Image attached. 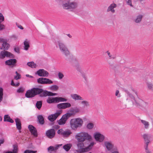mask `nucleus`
I'll return each instance as SVG.
<instances>
[{
    "label": "nucleus",
    "instance_id": "obj_1",
    "mask_svg": "<svg viewBox=\"0 0 153 153\" xmlns=\"http://www.w3.org/2000/svg\"><path fill=\"white\" fill-rule=\"evenodd\" d=\"M75 138L78 142H84L85 140L90 141L92 139L91 135L85 132H81L76 134Z\"/></svg>",
    "mask_w": 153,
    "mask_h": 153
},
{
    "label": "nucleus",
    "instance_id": "obj_34",
    "mask_svg": "<svg viewBox=\"0 0 153 153\" xmlns=\"http://www.w3.org/2000/svg\"><path fill=\"white\" fill-rule=\"evenodd\" d=\"M37 118L39 123L41 124H43L44 123V120L43 116L39 115L38 116Z\"/></svg>",
    "mask_w": 153,
    "mask_h": 153
},
{
    "label": "nucleus",
    "instance_id": "obj_51",
    "mask_svg": "<svg viewBox=\"0 0 153 153\" xmlns=\"http://www.w3.org/2000/svg\"><path fill=\"white\" fill-rule=\"evenodd\" d=\"M127 94L129 97L131 98V99L134 100H135L134 97L132 94L130 93L129 92H128Z\"/></svg>",
    "mask_w": 153,
    "mask_h": 153
},
{
    "label": "nucleus",
    "instance_id": "obj_28",
    "mask_svg": "<svg viewBox=\"0 0 153 153\" xmlns=\"http://www.w3.org/2000/svg\"><path fill=\"white\" fill-rule=\"evenodd\" d=\"M67 120L63 116L62 118L59 120L58 121V123L59 125H63L66 123Z\"/></svg>",
    "mask_w": 153,
    "mask_h": 153
},
{
    "label": "nucleus",
    "instance_id": "obj_12",
    "mask_svg": "<svg viewBox=\"0 0 153 153\" xmlns=\"http://www.w3.org/2000/svg\"><path fill=\"white\" fill-rule=\"evenodd\" d=\"M55 135V131L53 128L47 130L46 132V136L50 139L53 138Z\"/></svg>",
    "mask_w": 153,
    "mask_h": 153
},
{
    "label": "nucleus",
    "instance_id": "obj_56",
    "mask_svg": "<svg viewBox=\"0 0 153 153\" xmlns=\"http://www.w3.org/2000/svg\"><path fill=\"white\" fill-rule=\"evenodd\" d=\"M7 40L2 38H0V42H2V43H4Z\"/></svg>",
    "mask_w": 153,
    "mask_h": 153
},
{
    "label": "nucleus",
    "instance_id": "obj_48",
    "mask_svg": "<svg viewBox=\"0 0 153 153\" xmlns=\"http://www.w3.org/2000/svg\"><path fill=\"white\" fill-rule=\"evenodd\" d=\"M24 90V89L23 87H20L18 89L17 91V92L18 93H22Z\"/></svg>",
    "mask_w": 153,
    "mask_h": 153
},
{
    "label": "nucleus",
    "instance_id": "obj_50",
    "mask_svg": "<svg viewBox=\"0 0 153 153\" xmlns=\"http://www.w3.org/2000/svg\"><path fill=\"white\" fill-rule=\"evenodd\" d=\"M36 151H33L29 150H26L24 152V153H36Z\"/></svg>",
    "mask_w": 153,
    "mask_h": 153
},
{
    "label": "nucleus",
    "instance_id": "obj_32",
    "mask_svg": "<svg viewBox=\"0 0 153 153\" xmlns=\"http://www.w3.org/2000/svg\"><path fill=\"white\" fill-rule=\"evenodd\" d=\"M56 103L61 102H65L67 101V100L62 97H56Z\"/></svg>",
    "mask_w": 153,
    "mask_h": 153
},
{
    "label": "nucleus",
    "instance_id": "obj_11",
    "mask_svg": "<svg viewBox=\"0 0 153 153\" xmlns=\"http://www.w3.org/2000/svg\"><path fill=\"white\" fill-rule=\"evenodd\" d=\"M71 105L70 103L65 102L62 103L57 105V107L58 109H64L70 108Z\"/></svg>",
    "mask_w": 153,
    "mask_h": 153
},
{
    "label": "nucleus",
    "instance_id": "obj_13",
    "mask_svg": "<svg viewBox=\"0 0 153 153\" xmlns=\"http://www.w3.org/2000/svg\"><path fill=\"white\" fill-rule=\"evenodd\" d=\"M94 136L96 140L100 142L104 140L105 137L99 132H96L94 134Z\"/></svg>",
    "mask_w": 153,
    "mask_h": 153
},
{
    "label": "nucleus",
    "instance_id": "obj_15",
    "mask_svg": "<svg viewBox=\"0 0 153 153\" xmlns=\"http://www.w3.org/2000/svg\"><path fill=\"white\" fill-rule=\"evenodd\" d=\"M79 110L78 109H76L74 110L71 111V113L68 112L63 115L66 120H68L71 117L74 116L76 113L79 112Z\"/></svg>",
    "mask_w": 153,
    "mask_h": 153
},
{
    "label": "nucleus",
    "instance_id": "obj_54",
    "mask_svg": "<svg viewBox=\"0 0 153 153\" xmlns=\"http://www.w3.org/2000/svg\"><path fill=\"white\" fill-rule=\"evenodd\" d=\"M115 96L117 97H121V95L119 91L118 90H117L115 93Z\"/></svg>",
    "mask_w": 153,
    "mask_h": 153
},
{
    "label": "nucleus",
    "instance_id": "obj_35",
    "mask_svg": "<svg viewBox=\"0 0 153 153\" xmlns=\"http://www.w3.org/2000/svg\"><path fill=\"white\" fill-rule=\"evenodd\" d=\"M81 103L84 108L88 107L90 106L89 102L87 101L83 100L81 102Z\"/></svg>",
    "mask_w": 153,
    "mask_h": 153
},
{
    "label": "nucleus",
    "instance_id": "obj_45",
    "mask_svg": "<svg viewBox=\"0 0 153 153\" xmlns=\"http://www.w3.org/2000/svg\"><path fill=\"white\" fill-rule=\"evenodd\" d=\"M64 131H65L62 129H59L57 133L59 134L62 135L63 136Z\"/></svg>",
    "mask_w": 153,
    "mask_h": 153
},
{
    "label": "nucleus",
    "instance_id": "obj_37",
    "mask_svg": "<svg viewBox=\"0 0 153 153\" xmlns=\"http://www.w3.org/2000/svg\"><path fill=\"white\" fill-rule=\"evenodd\" d=\"M24 49L27 50L30 47L29 43L27 40H25L24 42Z\"/></svg>",
    "mask_w": 153,
    "mask_h": 153
},
{
    "label": "nucleus",
    "instance_id": "obj_53",
    "mask_svg": "<svg viewBox=\"0 0 153 153\" xmlns=\"http://www.w3.org/2000/svg\"><path fill=\"white\" fill-rule=\"evenodd\" d=\"M59 78V79H62L64 77L63 74L61 72H59L58 74Z\"/></svg>",
    "mask_w": 153,
    "mask_h": 153
},
{
    "label": "nucleus",
    "instance_id": "obj_25",
    "mask_svg": "<svg viewBox=\"0 0 153 153\" xmlns=\"http://www.w3.org/2000/svg\"><path fill=\"white\" fill-rule=\"evenodd\" d=\"M16 59H10L6 61L5 62V64L6 65H14L16 63Z\"/></svg>",
    "mask_w": 153,
    "mask_h": 153
},
{
    "label": "nucleus",
    "instance_id": "obj_4",
    "mask_svg": "<svg viewBox=\"0 0 153 153\" xmlns=\"http://www.w3.org/2000/svg\"><path fill=\"white\" fill-rule=\"evenodd\" d=\"M42 91L40 88H33L27 90L25 93V96L27 98H32L39 94Z\"/></svg>",
    "mask_w": 153,
    "mask_h": 153
},
{
    "label": "nucleus",
    "instance_id": "obj_26",
    "mask_svg": "<svg viewBox=\"0 0 153 153\" xmlns=\"http://www.w3.org/2000/svg\"><path fill=\"white\" fill-rule=\"evenodd\" d=\"M140 120L145 129H148L149 128V123L148 122L143 120L140 119Z\"/></svg>",
    "mask_w": 153,
    "mask_h": 153
},
{
    "label": "nucleus",
    "instance_id": "obj_7",
    "mask_svg": "<svg viewBox=\"0 0 153 153\" xmlns=\"http://www.w3.org/2000/svg\"><path fill=\"white\" fill-rule=\"evenodd\" d=\"M104 145L107 150L111 152L116 149L117 148L111 142L106 141L104 143Z\"/></svg>",
    "mask_w": 153,
    "mask_h": 153
},
{
    "label": "nucleus",
    "instance_id": "obj_16",
    "mask_svg": "<svg viewBox=\"0 0 153 153\" xmlns=\"http://www.w3.org/2000/svg\"><path fill=\"white\" fill-rule=\"evenodd\" d=\"M134 101V102L133 101V104L137 106H143L145 103L142 100L140 99L138 97H137V98L135 99Z\"/></svg>",
    "mask_w": 153,
    "mask_h": 153
},
{
    "label": "nucleus",
    "instance_id": "obj_40",
    "mask_svg": "<svg viewBox=\"0 0 153 153\" xmlns=\"http://www.w3.org/2000/svg\"><path fill=\"white\" fill-rule=\"evenodd\" d=\"M50 89L53 91H56L57 90L59 89V87L56 85H54L50 87Z\"/></svg>",
    "mask_w": 153,
    "mask_h": 153
},
{
    "label": "nucleus",
    "instance_id": "obj_21",
    "mask_svg": "<svg viewBox=\"0 0 153 153\" xmlns=\"http://www.w3.org/2000/svg\"><path fill=\"white\" fill-rule=\"evenodd\" d=\"M116 7L117 5L114 3H113L111 4L108 7L107 9V11L109 12L110 11L113 13H114L115 12V10L114 9V8Z\"/></svg>",
    "mask_w": 153,
    "mask_h": 153
},
{
    "label": "nucleus",
    "instance_id": "obj_63",
    "mask_svg": "<svg viewBox=\"0 0 153 153\" xmlns=\"http://www.w3.org/2000/svg\"><path fill=\"white\" fill-rule=\"evenodd\" d=\"M26 76L27 77H29L30 78H32L33 77V76H31V75H28V74H26Z\"/></svg>",
    "mask_w": 153,
    "mask_h": 153
},
{
    "label": "nucleus",
    "instance_id": "obj_36",
    "mask_svg": "<svg viewBox=\"0 0 153 153\" xmlns=\"http://www.w3.org/2000/svg\"><path fill=\"white\" fill-rule=\"evenodd\" d=\"M27 65L32 68H35L36 67V65L33 62H28L27 63Z\"/></svg>",
    "mask_w": 153,
    "mask_h": 153
},
{
    "label": "nucleus",
    "instance_id": "obj_60",
    "mask_svg": "<svg viewBox=\"0 0 153 153\" xmlns=\"http://www.w3.org/2000/svg\"><path fill=\"white\" fill-rule=\"evenodd\" d=\"M18 27L21 29L23 30V27L21 25H18Z\"/></svg>",
    "mask_w": 153,
    "mask_h": 153
},
{
    "label": "nucleus",
    "instance_id": "obj_42",
    "mask_svg": "<svg viewBox=\"0 0 153 153\" xmlns=\"http://www.w3.org/2000/svg\"><path fill=\"white\" fill-rule=\"evenodd\" d=\"M109 56V59H114L115 58L116 56L115 55H112L109 51H107L106 52Z\"/></svg>",
    "mask_w": 153,
    "mask_h": 153
},
{
    "label": "nucleus",
    "instance_id": "obj_30",
    "mask_svg": "<svg viewBox=\"0 0 153 153\" xmlns=\"http://www.w3.org/2000/svg\"><path fill=\"white\" fill-rule=\"evenodd\" d=\"M9 47V45L7 43V41L2 44L1 49L2 50H7Z\"/></svg>",
    "mask_w": 153,
    "mask_h": 153
},
{
    "label": "nucleus",
    "instance_id": "obj_14",
    "mask_svg": "<svg viewBox=\"0 0 153 153\" xmlns=\"http://www.w3.org/2000/svg\"><path fill=\"white\" fill-rule=\"evenodd\" d=\"M36 74L39 76L43 77H47L49 75L48 72L43 69L38 70L36 72Z\"/></svg>",
    "mask_w": 153,
    "mask_h": 153
},
{
    "label": "nucleus",
    "instance_id": "obj_55",
    "mask_svg": "<svg viewBox=\"0 0 153 153\" xmlns=\"http://www.w3.org/2000/svg\"><path fill=\"white\" fill-rule=\"evenodd\" d=\"M127 4L129 5H130L131 7H133V5L132 4L131 1V0H128L127 1Z\"/></svg>",
    "mask_w": 153,
    "mask_h": 153
},
{
    "label": "nucleus",
    "instance_id": "obj_41",
    "mask_svg": "<svg viewBox=\"0 0 153 153\" xmlns=\"http://www.w3.org/2000/svg\"><path fill=\"white\" fill-rule=\"evenodd\" d=\"M42 105V102L41 101H38L36 104V108L39 110L41 108Z\"/></svg>",
    "mask_w": 153,
    "mask_h": 153
},
{
    "label": "nucleus",
    "instance_id": "obj_62",
    "mask_svg": "<svg viewBox=\"0 0 153 153\" xmlns=\"http://www.w3.org/2000/svg\"><path fill=\"white\" fill-rule=\"evenodd\" d=\"M15 51L17 52H19V49L18 48H15L14 49Z\"/></svg>",
    "mask_w": 153,
    "mask_h": 153
},
{
    "label": "nucleus",
    "instance_id": "obj_31",
    "mask_svg": "<svg viewBox=\"0 0 153 153\" xmlns=\"http://www.w3.org/2000/svg\"><path fill=\"white\" fill-rule=\"evenodd\" d=\"M4 121L10 122L11 123H13V120L8 115H5L4 117Z\"/></svg>",
    "mask_w": 153,
    "mask_h": 153
},
{
    "label": "nucleus",
    "instance_id": "obj_24",
    "mask_svg": "<svg viewBox=\"0 0 153 153\" xmlns=\"http://www.w3.org/2000/svg\"><path fill=\"white\" fill-rule=\"evenodd\" d=\"M71 97L74 100H82L83 99L80 95L76 94H72L71 95Z\"/></svg>",
    "mask_w": 153,
    "mask_h": 153
},
{
    "label": "nucleus",
    "instance_id": "obj_22",
    "mask_svg": "<svg viewBox=\"0 0 153 153\" xmlns=\"http://www.w3.org/2000/svg\"><path fill=\"white\" fill-rule=\"evenodd\" d=\"M62 145V144L57 145L55 147L51 146L48 148V149L49 152L51 153L52 151H56Z\"/></svg>",
    "mask_w": 153,
    "mask_h": 153
},
{
    "label": "nucleus",
    "instance_id": "obj_20",
    "mask_svg": "<svg viewBox=\"0 0 153 153\" xmlns=\"http://www.w3.org/2000/svg\"><path fill=\"white\" fill-rule=\"evenodd\" d=\"M11 53L7 51H2L0 53V59H3L5 56L9 57Z\"/></svg>",
    "mask_w": 153,
    "mask_h": 153
},
{
    "label": "nucleus",
    "instance_id": "obj_23",
    "mask_svg": "<svg viewBox=\"0 0 153 153\" xmlns=\"http://www.w3.org/2000/svg\"><path fill=\"white\" fill-rule=\"evenodd\" d=\"M46 102L49 104L56 103V97H48L46 100Z\"/></svg>",
    "mask_w": 153,
    "mask_h": 153
},
{
    "label": "nucleus",
    "instance_id": "obj_59",
    "mask_svg": "<svg viewBox=\"0 0 153 153\" xmlns=\"http://www.w3.org/2000/svg\"><path fill=\"white\" fill-rule=\"evenodd\" d=\"M4 142V139H1L0 140V146L1 144H3Z\"/></svg>",
    "mask_w": 153,
    "mask_h": 153
},
{
    "label": "nucleus",
    "instance_id": "obj_64",
    "mask_svg": "<svg viewBox=\"0 0 153 153\" xmlns=\"http://www.w3.org/2000/svg\"><path fill=\"white\" fill-rule=\"evenodd\" d=\"M4 153H13L12 151H7L5 152Z\"/></svg>",
    "mask_w": 153,
    "mask_h": 153
},
{
    "label": "nucleus",
    "instance_id": "obj_3",
    "mask_svg": "<svg viewBox=\"0 0 153 153\" xmlns=\"http://www.w3.org/2000/svg\"><path fill=\"white\" fill-rule=\"evenodd\" d=\"M83 142H78L77 144L78 151L80 153L86 152L89 151L91 149L94 144V143L93 142H91L87 147H85Z\"/></svg>",
    "mask_w": 153,
    "mask_h": 153
},
{
    "label": "nucleus",
    "instance_id": "obj_6",
    "mask_svg": "<svg viewBox=\"0 0 153 153\" xmlns=\"http://www.w3.org/2000/svg\"><path fill=\"white\" fill-rule=\"evenodd\" d=\"M58 45L61 51L66 56L69 55L70 52L66 45L63 43L58 42Z\"/></svg>",
    "mask_w": 153,
    "mask_h": 153
},
{
    "label": "nucleus",
    "instance_id": "obj_27",
    "mask_svg": "<svg viewBox=\"0 0 153 153\" xmlns=\"http://www.w3.org/2000/svg\"><path fill=\"white\" fill-rule=\"evenodd\" d=\"M16 123V128L19 130H20L22 128L21 124L20 119L17 118L15 120Z\"/></svg>",
    "mask_w": 153,
    "mask_h": 153
},
{
    "label": "nucleus",
    "instance_id": "obj_38",
    "mask_svg": "<svg viewBox=\"0 0 153 153\" xmlns=\"http://www.w3.org/2000/svg\"><path fill=\"white\" fill-rule=\"evenodd\" d=\"M13 149L12 152L13 153H17L18 152V146L16 144H14L13 146Z\"/></svg>",
    "mask_w": 153,
    "mask_h": 153
},
{
    "label": "nucleus",
    "instance_id": "obj_18",
    "mask_svg": "<svg viewBox=\"0 0 153 153\" xmlns=\"http://www.w3.org/2000/svg\"><path fill=\"white\" fill-rule=\"evenodd\" d=\"M144 139L146 142V145H148L150 142V139L151 137V135L148 134H144L143 135Z\"/></svg>",
    "mask_w": 153,
    "mask_h": 153
},
{
    "label": "nucleus",
    "instance_id": "obj_33",
    "mask_svg": "<svg viewBox=\"0 0 153 153\" xmlns=\"http://www.w3.org/2000/svg\"><path fill=\"white\" fill-rule=\"evenodd\" d=\"M72 133V132L70 130H67L66 131H65L63 136L65 137H69L70 135Z\"/></svg>",
    "mask_w": 153,
    "mask_h": 153
},
{
    "label": "nucleus",
    "instance_id": "obj_2",
    "mask_svg": "<svg viewBox=\"0 0 153 153\" xmlns=\"http://www.w3.org/2000/svg\"><path fill=\"white\" fill-rule=\"evenodd\" d=\"M70 128L74 131L76 130L81 127L83 125V121L80 118L71 119L69 122Z\"/></svg>",
    "mask_w": 153,
    "mask_h": 153
},
{
    "label": "nucleus",
    "instance_id": "obj_58",
    "mask_svg": "<svg viewBox=\"0 0 153 153\" xmlns=\"http://www.w3.org/2000/svg\"><path fill=\"white\" fill-rule=\"evenodd\" d=\"M111 153H119L117 149H117L116 150H114L112 151Z\"/></svg>",
    "mask_w": 153,
    "mask_h": 153
},
{
    "label": "nucleus",
    "instance_id": "obj_44",
    "mask_svg": "<svg viewBox=\"0 0 153 153\" xmlns=\"http://www.w3.org/2000/svg\"><path fill=\"white\" fill-rule=\"evenodd\" d=\"M16 75L14 76V79L16 80L20 79L21 77V75L19 74L17 71L16 72Z\"/></svg>",
    "mask_w": 153,
    "mask_h": 153
},
{
    "label": "nucleus",
    "instance_id": "obj_46",
    "mask_svg": "<svg viewBox=\"0 0 153 153\" xmlns=\"http://www.w3.org/2000/svg\"><path fill=\"white\" fill-rule=\"evenodd\" d=\"M93 127L94 124L92 123H88L87 126V128L89 129L92 128Z\"/></svg>",
    "mask_w": 153,
    "mask_h": 153
},
{
    "label": "nucleus",
    "instance_id": "obj_19",
    "mask_svg": "<svg viewBox=\"0 0 153 153\" xmlns=\"http://www.w3.org/2000/svg\"><path fill=\"white\" fill-rule=\"evenodd\" d=\"M77 71L80 73L82 77L86 81H87V78L86 74L83 71L81 67H78L77 68Z\"/></svg>",
    "mask_w": 153,
    "mask_h": 153
},
{
    "label": "nucleus",
    "instance_id": "obj_49",
    "mask_svg": "<svg viewBox=\"0 0 153 153\" xmlns=\"http://www.w3.org/2000/svg\"><path fill=\"white\" fill-rule=\"evenodd\" d=\"M148 145H145L144 146V148L145 149V152H146V153H151V151H150L148 149Z\"/></svg>",
    "mask_w": 153,
    "mask_h": 153
},
{
    "label": "nucleus",
    "instance_id": "obj_57",
    "mask_svg": "<svg viewBox=\"0 0 153 153\" xmlns=\"http://www.w3.org/2000/svg\"><path fill=\"white\" fill-rule=\"evenodd\" d=\"M0 95H3V89L1 88L0 87Z\"/></svg>",
    "mask_w": 153,
    "mask_h": 153
},
{
    "label": "nucleus",
    "instance_id": "obj_9",
    "mask_svg": "<svg viewBox=\"0 0 153 153\" xmlns=\"http://www.w3.org/2000/svg\"><path fill=\"white\" fill-rule=\"evenodd\" d=\"M37 82L41 84H51L53 83V82L49 79L43 77L38 79Z\"/></svg>",
    "mask_w": 153,
    "mask_h": 153
},
{
    "label": "nucleus",
    "instance_id": "obj_43",
    "mask_svg": "<svg viewBox=\"0 0 153 153\" xmlns=\"http://www.w3.org/2000/svg\"><path fill=\"white\" fill-rule=\"evenodd\" d=\"M71 146L68 144H66L63 146V149L66 151H69L71 148Z\"/></svg>",
    "mask_w": 153,
    "mask_h": 153
},
{
    "label": "nucleus",
    "instance_id": "obj_61",
    "mask_svg": "<svg viewBox=\"0 0 153 153\" xmlns=\"http://www.w3.org/2000/svg\"><path fill=\"white\" fill-rule=\"evenodd\" d=\"M3 95H0V102L2 100Z\"/></svg>",
    "mask_w": 153,
    "mask_h": 153
},
{
    "label": "nucleus",
    "instance_id": "obj_10",
    "mask_svg": "<svg viewBox=\"0 0 153 153\" xmlns=\"http://www.w3.org/2000/svg\"><path fill=\"white\" fill-rule=\"evenodd\" d=\"M61 112L62 111H60L56 112L54 114L50 115L48 117V119L51 122H53L61 114Z\"/></svg>",
    "mask_w": 153,
    "mask_h": 153
},
{
    "label": "nucleus",
    "instance_id": "obj_47",
    "mask_svg": "<svg viewBox=\"0 0 153 153\" xmlns=\"http://www.w3.org/2000/svg\"><path fill=\"white\" fill-rule=\"evenodd\" d=\"M147 87L148 88L152 90H153V85L152 83H148L147 84Z\"/></svg>",
    "mask_w": 153,
    "mask_h": 153
},
{
    "label": "nucleus",
    "instance_id": "obj_8",
    "mask_svg": "<svg viewBox=\"0 0 153 153\" xmlns=\"http://www.w3.org/2000/svg\"><path fill=\"white\" fill-rule=\"evenodd\" d=\"M42 91L40 93V96L41 97H46V96H53L57 95V94L56 93H53L50 91H48L46 90L43 91V89L41 88Z\"/></svg>",
    "mask_w": 153,
    "mask_h": 153
},
{
    "label": "nucleus",
    "instance_id": "obj_52",
    "mask_svg": "<svg viewBox=\"0 0 153 153\" xmlns=\"http://www.w3.org/2000/svg\"><path fill=\"white\" fill-rule=\"evenodd\" d=\"M19 83L18 82L16 83H14L13 80H12L11 82V85L15 86H17L19 85Z\"/></svg>",
    "mask_w": 153,
    "mask_h": 153
},
{
    "label": "nucleus",
    "instance_id": "obj_29",
    "mask_svg": "<svg viewBox=\"0 0 153 153\" xmlns=\"http://www.w3.org/2000/svg\"><path fill=\"white\" fill-rule=\"evenodd\" d=\"M4 20V17L3 15L0 13V30H2L4 29V25L1 24Z\"/></svg>",
    "mask_w": 153,
    "mask_h": 153
},
{
    "label": "nucleus",
    "instance_id": "obj_5",
    "mask_svg": "<svg viewBox=\"0 0 153 153\" xmlns=\"http://www.w3.org/2000/svg\"><path fill=\"white\" fill-rule=\"evenodd\" d=\"M77 7L78 4L75 2H68L62 5L63 7L65 9H74L76 8Z\"/></svg>",
    "mask_w": 153,
    "mask_h": 153
},
{
    "label": "nucleus",
    "instance_id": "obj_17",
    "mask_svg": "<svg viewBox=\"0 0 153 153\" xmlns=\"http://www.w3.org/2000/svg\"><path fill=\"white\" fill-rule=\"evenodd\" d=\"M28 128L31 134L35 137H36L37 136V131L34 127L32 125H30L28 126Z\"/></svg>",
    "mask_w": 153,
    "mask_h": 153
},
{
    "label": "nucleus",
    "instance_id": "obj_39",
    "mask_svg": "<svg viewBox=\"0 0 153 153\" xmlns=\"http://www.w3.org/2000/svg\"><path fill=\"white\" fill-rule=\"evenodd\" d=\"M143 16L142 15H139L137 17V18L135 20V22L136 23H138L140 22L142 19Z\"/></svg>",
    "mask_w": 153,
    "mask_h": 153
}]
</instances>
